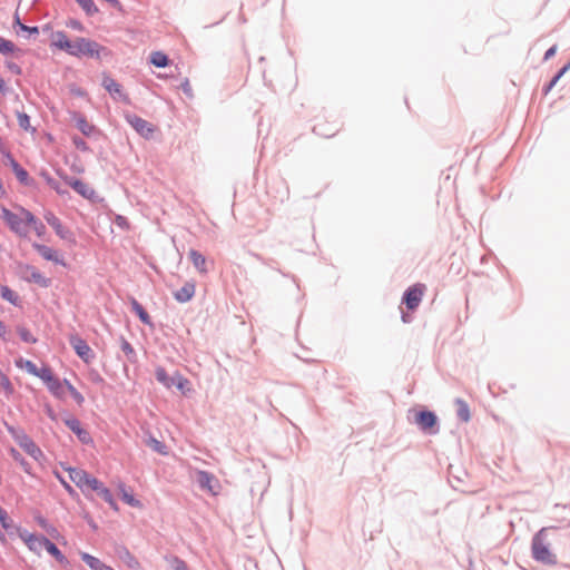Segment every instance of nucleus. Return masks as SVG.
Listing matches in <instances>:
<instances>
[{
  "mask_svg": "<svg viewBox=\"0 0 570 570\" xmlns=\"http://www.w3.org/2000/svg\"><path fill=\"white\" fill-rule=\"evenodd\" d=\"M51 46L76 58L87 57L101 60L111 53L107 47L89 38L77 37L75 40H69L65 31L52 33Z\"/></svg>",
  "mask_w": 570,
  "mask_h": 570,
  "instance_id": "1",
  "label": "nucleus"
},
{
  "mask_svg": "<svg viewBox=\"0 0 570 570\" xmlns=\"http://www.w3.org/2000/svg\"><path fill=\"white\" fill-rule=\"evenodd\" d=\"M549 528L540 529L531 540L532 558L543 564L553 566L557 563V557L549 548L547 542V533Z\"/></svg>",
  "mask_w": 570,
  "mask_h": 570,
  "instance_id": "2",
  "label": "nucleus"
},
{
  "mask_svg": "<svg viewBox=\"0 0 570 570\" xmlns=\"http://www.w3.org/2000/svg\"><path fill=\"white\" fill-rule=\"evenodd\" d=\"M96 493L97 497L101 498L114 511H118V504L114 499L111 491L97 478L92 475L91 480L87 484L86 492L83 495L87 499H92V494Z\"/></svg>",
  "mask_w": 570,
  "mask_h": 570,
  "instance_id": "3",
  "label": "nucleus"
},
{
  "mask_svg": "<svg viewBox=\"0 0 570 570\" xmlns=\"http://www.w3.org/2000/svg\"><path fill=\"white\" fill-rule=\"evenodd\" d=\"M414 423L419 429L429 435H435L439 433V419L436 414L430 410H421L415 414Z\"/></svg>",
  "mask_w": 570,
  "mask_h": 570,
  "instance_id": "4",
  "label": "nucleus"
},
{
  "mask_svg": "<svg viewBox=\"0 0 570 570\" xmlns=\"http://www.w3.org/2000/svg\"><path fill=\"white\" fill-rule=\"evenodd\" d=\"M18 276L28 283H35L42 288L51 285V279L42 275L35 266L20 263L18 265Z\"/></svg>",
  "mask_w": 570,
  "mask_h": 570,
  "instance_id": "5",
  "label": "nucleus"
},
{
  "mask_svg": "<svg viewBox=\"0 0 570 570\" xmlns=\"http://www.w3.org/2000/svg\"><path fill=\"white\" fill-rule=\"evenodd\" d=\"M155 377L166 389L176 386L183 393H185V386L188 384V380L185 379L178 371H176L174 375H169L163 366L156 367Z\"/></svg>",
  "mask_w": 570,
  "mask_h": 570,
  "instance_id": "6",
  "label": "nucleus"
},
{
  "mask_svg": "<svg viewBox=\"0 0 570 570\" xmlns=\"http://www.w3.org/2000/svg\"><path fill=\"white\" fill-rule=\"evenodd\" d=\"M20 448H22L36 461L43 459L41 449L23 431L16 433L12 428L8 429Z\"/></svg>",
  "mask_w": 570,
  "mask_h": 570,
  "instance_id": "7",
  "label": "nucleus"
},
{
  "mask_svg": "<svg viewBox=\"0 0 570 570\" xmlns=\"http://www.w3.org/2000/svg\"><path fill=\"white\" fill-rule=\"evenodd\" d=\"M101 86L109 92L116 101H121L124 104L129 105L130 99L128 95L124 91L122 86L117 82L114 78H111L108 73H102Z\"/></svg>",
  "mask_w": 570,
  "mask_h": 570,
  "instance_id": "8",
  "label": "nucleus"
},
{
  "mask_svg": "<svg viewBox=\"0 0 570 570\" xmlns=\"http://www.w3.org/2000/svg\"><path fill=\"white\" fill-rule=\"evenodd\" d=\"M58 175L63 179V181L70 186L77 194L82 196L86 199H94L96 196V191L88 184L72 176H68L58 171Z\"/></svg>",
  "mask_w": 570,
  "mask_h": 570,
  "instance_id": "9",
  "label": "nucleus"
},
{
  "mask_svg": "<svg viewBox=\"0 0 570 570\" xmlns=\"http://www.w3.org/2000/svg\"><path fill=\"white\" fill-rule=\"evenodd\" d=\"M1 217L14 234L20 237H26L28 235V229L24 226L23 219L4 206L1 207Z\"/></svg>",
  "mask_w": 570,
  "mask_h": 570,
  "instance_id": "10",
  "label": "nucleus"
},
{
  "mask_svg": "<svg viewBox=\"0 0 570 570\" xmlns=\"http://www.w3.org/2000/svg\"><path fill=\"white\" fill-rule=\"evenodd\" d=\"M424 291H425V285H423L421 283L410 286L403 294L402 303L405 304L407 309H411V311L415 309L422 301Z\"/></svg>",
  "mask_w": 570,
  "mask_h": 570,
  "instance_id": "11",
  "label": "nucleus"
},
{
  "mask_svg": "<svg viewBox=\"0 0 570 570\" xmlns=\"http://www.w3.org/2000/svg\"><path fill=\"white\" fill-rule=\"evenodd\" d=\"M69 343L75 350L76 354L86 363H89L95 354L88 343L78 335H71L69 337Z\"/></svg>",
  "mask_w": 570,
  "mask_h": 570,
  "instance_id": "12",
  "label": "nucleus"
},
{
  "mask_svg": "<svg viewBox=\"0 0 570 570\" xmlns=\"http://www.w3.org/2000/svg\"><path fill=\"white\" fill-rule=\"evenodd\" d=\"M125 119L139 135L145 138L150 137L154 132L151 125L135 114L127 112L125 115Z\"/></svg>",
  "mask_w": 570,
  "mask_h": 570,
  "instance_id": "13",
  "label": "nucleus"
},
{
  "mask_svg": "<svg viewBox=\"0 0 570 570\" xmlns=\"http://www.w3.org/2000/svg\"><path fill=\"white\" fill-rule=\"evenodd\" d=\"M45 220L49 226H51L56 234L65 240H70L72 237V233L62 225L61 220L52 213V212H46L45 214Z\"/></svg>",
  "mask_w": 570,
  "mask_h": 570,
  "instance_id": "14",
  "label": "nucleus"
},
{
  "mask_svg": "<svg viewBox=\"0 0 570 570\" xmlns=\"http://www.w3.org/2000/svg\"><path fill=\"white\" fill-rule=\"evenodd\" d=\"M69 473L70 480L80 489L82 494L86 492L87 484L91 480L92 475L87 471L78 468H66Z\"/></svg>",
  "mask_w": 570,
  "mask_h": 570,
  "instance_id": "15",
  "label": "nucleus"
},
{
  "mask_svg": "<svg viewBox=\"0 0 570 570\" xmlns=\"http://www.w3.org/2000/svg\"><path fill=\"white\" fill-rule=\"evenodd\" d=\"M66 426L71 430L78 438V440L83 444H89L92 442V439L87 430L81 426V423L76 417H69L65 420Z\"/></svg>",
  "mask_w": 570,
  "mask_h": 570,
  "instance_id": "16",
  "label": "nucleus"
},
{
  "mask_svg": "<svg viewBox=\"0 0 570 570\" xmlns=\"http://www.w3.org/2000/svg\"><path fill=\"white\" fill-rule=\"evenodd\" d=\"M32 247L46 261L53 262L55 264H58V265H65L63 259L51 247L43 245V244H39V243H33Z\"/></svg>",
  "mask_w": 570,
  "mask_h": 570,
  "instance_id": "17",
  "label": "nucleus"
},
{
  "mask_svg": "<svg viewBox=\"0 0 570 570\" xmlns=\"http://www.w3.org/2000/svg\"><path fill=\"white\" fill-rule=\"evenodd\" d=\"M42 543L45 544L47 552L52 556L61 566H69V560L52 541H50L47 537H42Z\"/></svg>",
  "mask_w": 570,
  "mask_h": 570,
  "instance_id": "18",
  "label": "nucleus"
},
{
  "mask_svg": "<svg viewBox=\"0 0 570 570\" xmlns=\"http://www.w3.org/2000/svg\"><path fill=\"white\" fill-rule=\"evenodd\" d=\"M196 481L200 489L207 490V491L212 492L213 494L216 493L214 491L213 483L217 482V480L210 472H207L204 470L197 471Z\"/></svg>",
  "mask_w": 570,
  "mask_h": 570,
  "instance_id": "19",
  "label": "nucleus"
},
{
  "mask_svg": "<svg viewBox=\"0 0 570 570\" xmlns=\"http://www.w3.org/2000/svg\"><path fill=\"white\" fill-rule=\"evenodd\" d=\"M195 291V284L187 282L174 293V298L179 303H187L194 297Z\"/></svg>",
  "mask_w": 570,
  "mask_h": 570,
  "instance_id": "20",
  "label": "nucleus"
},
{
  "mask_svg": "<svg viewBox=\"0 0 570 570\" xmlns=\"http://www.w3.org/2000/svg\"><path fill=\"white\" fill-rule=\"evenodd\" d=\"M119 559L130 569L139 570L140 563L138 559L124 546L117 549Z\"/></svg>",
  "mask_w": 570,
  "mask_h": 570,
  "instance_id": "21",
  "label": "nucleus"
},
{
  "mask_svg": "<svg viewBox=\"0 0 570 570\" xmlns=\"http://www.w3.org/2000/svg\"><path fill=\"white\" fill-rule=\"evenodd\" d=\"M72 119L75 120L78 130L87 137H90L97 130L96 127L92 124H90L83 115L79 112H75Z\"/></svg>",
  "mask_w": 570,
  "mask_h": 570,
  "instance_id": "22",
  "label": "nucleus"
},
{
  "mask_svg": "<svg viewBox=\"0 0 570 570\" xmlns=\"http://www.w3.org/2000/svg\"><path fill=\"white\" fill-rule=\"evenodd\" d=\"M80 558L91 570H114L111 567L104 563L100 559L91 556L88 552H81Z\"/></svg>",
  "mask_w": 570,
  "mask_h": 570,
  "instance_id": "23",
  "label": "nucleus"
},
{
  "mask_svg": "<svg viewBox=\"0 0 570 570\" xmlns=\"http://www.w3.org/2000/svg\"><path fill=\"white\" fill-rule=\"evenodd\" d=\"M130 304H131V311L138 316L139 321L142 324L148 325V326L154 325L149 314L136 298H131Z\"/></svg>",
  "mask_w": 570,
  "mask_h": 570,
  "instance_id": "24",
  "label": "nucleus"
},
{
  "mask_svg": "<svg viewBox=\"0 0 570 570\" xmlns=\"http://www.w3.org/2000/svg\"><path fill=\"white\" fill-rule=\"evenodd\" d=\"M49 392L59 400H65V387L61 380L57 376L52 379V381H49L46 385Z\"/></svg>",
  "mask_w": 570,
  "mask_h": 570,
  "instance_id": "25",
  "label": "nucleus"
},
{
  "mask_svg": "<svg viewBox=\"0 0 570 570\" xmlns=\"http://www.w3.org/2000/svg\"><path fill=\"white\" fill-rule=\"evenodd\" d=\"M189 258L194 265V267L199 272V273H207V267H206V258L205 256L199 253L198 250L196 249H190L189 252Z\"/></svg>",
  "mask_w": 570,
  "mask_h": 570,
  "instance_id": "26",
  "label": "nucleus"
},
{
  "mask_svg": "<svg viewBox=\"0 0 570 570\" xmlns=\"http://www.w3.org/2000/svg\"><path fill=\"white\" fill-rule=\"evenodd\" d=\"M456 416L462 422H469L471 419L470 407L462 399H455Z\"/></svg>",
  "mask_w": 570,
  "mask_h": 570,
  "instance_id": "27",
  "label": "nucleus"
},
{
  "mask_svg": "<svg viewBox=\"0 0 570 570\" xmlns=\"http://www.w3.org/2000/svg\"><path fill=\"white\" fill-rule=\"evenodd\" d=\"M23 51L16 47V45L7 40L2 37H0V53L3 56L13 55L17 53V56L21 55Z\"/></svg>",
  "mask_w": 570,
  "mask_h": 570,
  "instance_id": "28",
  "label": "nucleus"
},
{
  "mask_svg": "<svg viewBox=\"0 0 570 570\" xmlns=\"http://www.w3.org/2000/svg\"><path fill=\"white\" fill-rule=\"evenodd\" d=\"M120 348L130 363L137 362V353L135 348L124 336H120Z\"/></svg>",
  "mask_w": 570,
  "mask_h": 570,
  "instance_id": "29",
  "label": "nucleus"
},
{
  "mask_svg": "<svg viewBox=\"0 0 570 570\" xmlns=\"http://www.w3.org/2000/svg\"><path fill=\"white\" fill-rule=\"evenodd\" d=\"M0 524H1L2 529L6 530L10 537H13V530H17V524L9 517V514L6 510H3L0 514Z\"/></svg>",
  "mask_w": 570,
  "mask_h": 570,
  "instance_id": "30",
  "label": "nucleus"
},
{
  "mask_svg": "<svg viewBox=\"0 0 570 570\" xmlns=\"http://www.w3.org/2000/svg\"><path fill=\"white\" fill-rule=\"evenodd\" d=\"M11 458L23 469L27 474H32L31 464L24 459V456L16 449L10 450Z\"/></svg>",
  "mask_w": 570,
  "mask_h": 570,
  "instance_id": "31",
  "label": "nucleus"
},
{
  "mask_svg": "<svg viewBox=\"0 0 570 570\" xmlns=\"http://www.w3.org/2000/svg\"><path fill=\"white\" fill-rule=\"evenodd\" d=\"M150 63L157 68H165L169 63V58L161 51H155L150 55Z\"/></svg>",
  "mask_w": 570,
  "mask_h": 570,
  "instance_id": "32",
  "label": "nucleus"
},
{
  "mask_svg": "<svg viewBox=\"0 0 570 570\" xmlns=\"http://www.w3.org/2000/svg\"><path fill=\"white\" fill-rule=\"evenodd\" d=\"M165 560L167 561L168 566L173 570H189V567L187 566V563L177 556H174V554L166 556Z\"/></svg>",
  "mask_w": 570,
  "mask_h": 570,
  "instance_id": "33",
  "label": "nucleus"
},
{
  "mask_svg": "<svg viewBox=\"0 0 570 570\" xmlns=\"http://www.w3.org/2000/svg\"><path fill=\"white\" fill-rule=\"evenodd\" d=\"M570 69V61L564 65L553 77L552 79L544 86L543 94L547 95L560 80V78Z\"/></svg>",
  "mask_w": 570,
  "mask_h": 570,
  "instance_id": "34",
  "label": "nucleus"
},
{
  "mask_svg": "<svg viewBox=\"0 0 570 570\" xmlns=\"http://www.w3.org/2000/svg\"><path fill=\"white\" fill-rule=\"evenodd\" d=\"M14 175L21 185L27 187L35 186V179L29 176L28 171L23 167H21Z\"/></svg>",
  "mask_w": 570,
  "mask_h": 570,
  "instance_id": "35",
  "label": "nucleus"
},
{
  "mask_svg": "<svg viewBox=\"0 0 570 570\" xmlns=\"http://www.w3.org/2000/svg\"><path fill=\"white\" fill-rule=\"evenodd\" d=\"M42 537L43 535L37 537L35 534L33 537H28L29 541L27 542V547L29 548L30 551L39 553L41 549H45V544L42 543Z\"/></svg>",
  "mask_w": 570,
  "mask_h": 570,
  "instance_id": "36",
  "label": "nucleus"
},
{
  "mask_svg": "<svg viewBox=\"0 0 570 570\" xmlns=\"http://www.w3.org/2000/svg\"><path fill=\"white\" fill-rule=\"evenodd\" d=\"M0 294H1V297L3 299H6L7 302H9V303H11L13 305L18 304V301H19L18 295L11 288H9L8 286L2 285L0 287Z\"/></svg>",
  "mask_w": 570,
  "mask_h": 570,
  "instance_id": "37",
  "label": "nucleus"
},
{
  "mask_svg": "<svg viewBox=\"0 0 570 570\" xmlns=\"http://www.w3.org/2000/svg\"><path fill=\"white\" fill-rule=\"evenodd\" d=\"M147 444L157 453L161 455H166L168 453L167 446L164 442L157 440L154 436H150L147 441Z\"/></svg>",
  "mask_w": 570,
  "mask_h": 570,
  "instance_id": "38",
  "label": "nucleus"
},
{
  "mask_svg": "<svg viewBox=\"0 0 570 570\" xmlns=\"http://www.w3.org/2000/svg\"><path fill=\"white\" fill-rule=\"evenodd\" d=\"M76 2L81 7V9L89 17H92L94 14H96L98 12V8L95 4L94 0H76Z\"/></svg>",
  "mask_w": 570,
  "mask_h": 570,
  "instance_id": "39",
  "label": "nucleus"
},
{
  "mask_svg": "<svg viewBox=\"0 0 570 570\" xmlns=\"http://www.w3.org/2000/svg\"><path fill=\"white\" fill-rule=\"evenodd\" d=\"M35 376L39 377L47 385L48 382L52 381V379L56 375L52 373V371L49 366L43 365L42 367L38 368Z\"/></svg>",
  "mask_w": 570,
  "mask_h": 570,
  "instance_id": "40",
  "label": "nucleus"
},
{
  "mask_svg": "<svg viewBox=\"0 0 570 570\" xmlns=\"http://www.w3.org/2000/svg\"><path fill=\"white\" fill-rule=\"evenodd\" d=\"M17 332L22 342L28 344H35L37 338L30 333V331L24 326H18Z\"/></svg>",
  "mask_w": 570,
  "mask_h": 570,
  "instance_id": "41",
  "label": "nucleus"
},
{
  "mask_svg": "<svg viewBox=\"0 0 570 570\" xmlns=\"http://www.w3.org/2000/svg\"><path fill=\"white\" fill-rule=\"evenodd\" d=\"M121 490V499L124 502H126L128 505L134 508L141 507V503L138 499H136L131 493H128L124 485L120 487Z\"/></svg>",
  "mask_w": 570,
  "mask_h": 570,
  "instance_id": "42",
  "label": "nucleus"
},
{
  "mask_svg": "<svg viewBox=\"0 0 570 570\" xmlns=\"http://www.w3.org/2000/svg\"><path fill=\"white\" fill-rule=\"evenodd\" d=\"M17 120L20 128L24 130H29L30 128V117L26 112H17Z\"/></svg>",
  "mask_w": 570,
  "mask_h": 570,
  "instance_id": "43",
  "label": "nucleus"
},
{
  "mask_svg": "<svg viewBox=\"0 0 570 570\" xmlns=\"http://www.w3.org/2000/svg\"><path fill=\"white\" fill-rule=\"evenodd\" d=\"M21 209V213L23 214L24 218H23V222H24V226H29V225H35L38 219L36 218V216L28 209H24L23 207L20 208Z\"/></svg>",
  "mask_w": 570,
  "mask_h": 570,
  "instance_id": "44",
  "label": "nucleus"
},
{
  "mask_svg": "<svg viewBox=\"0 0 570 570\" xmlns=\"http://www.w3.org/2000/svg\"><path fill=\"white\" fill-rule=\"evenodd\" d=\"M68 392L70 393L71 397L75 400V402L78 405H82L85 402L83 395L78 392V390L73 385H69Z\"/></svg>",
  "mask_w": 570,
  "mask_h": 570,
  "instance_id": "45",
  "label": "nucleus"
},
{
  "mask_svg": "<svg viewBox=\"0 0 570 570\" xmlns=\"http://www.w3.org/2000/svg\"><path fill=\"white\" fill-rule=\"evenodd\" d=\"M72 144L80 151H89L88 144L81 137H79V136H73L72 137Z\"/></svg>",
  "mask_w": 570,
  "mask_h": 570,
  "instance_id": "46",
  "label": "nucleus"
},
{
  "mask_svg": "<svg viewBox=\"0 0 570 570\" xmlns=\"http://www.w3.org/2000/svg\"><path fill=\"white\" fill-rule=\"evenodd\" d=\"M0 386L3 387L7 392L12 393L13 387L9 380V377L0 370Z\"/></svg>",
  "mask_w": 570,
  "mask_h": 570,
  "instance_id": "47",
  "label": "nucleus"
},
{
  "mask_svg": "<svg viewBox=\"0 0 570 570\" xmlns=\"http://www.w3.org/2000/svg\"><path fill=\"white\" fill-rule=\"evenodd\" d=\"M13 535H18L26 544L29 541L28 537H33L32 533H29L27 530L17 525V530H13Z\"/></svg>",
  "mask_w": 570,
  "mask_h": 570,
  "instance_id": "48",
  "label": "nucleus"
},
{
  "mask_svg": "<svg viewBox=\"0 0 570 570\" xmlns=\"http://www.w3.org/2000/svg\"><path fill=\"white\" fill-rule=\"evenodd\" d=\"M19 29L20 31L27 32L30 36H36L39 33V28L37 26L29 27L22 22H19Z\"/></svg>",
  "mask_w": 570,
  "mask_h": 570,
  "instance_id": "49",
  "label": "nucleus"
},
{
  "mask_svg": "<svg viewBox=\"0 0 570 570\" xmlns=\"http://www.w3.org/2000/svg\"><path fill=\"white\" fill-rule=\"evenodd\" d=\"M7 159H8V163L12 169V171L16 174L20 168H21V165L12 157V155L10 153H8L6 155Z\"/></svg>",
  "mask_w": 570,
  "mask_h": 570,
  "instance_id": "50",
  "label": "nucleus"
},
{
  "mask_svg": "<svg viewBox=\"0 0 570 570\" xmlns=\"http://www.w3.org/2000/svg\"><path fill=\"white\" fill-rule=\"evenodd\" d=\"M67 27L73 29V30H77V31H83V29H85L82 22H80L77 19H70L67 22Z\"/></svg>",
  "mask_w": 570,
  "mask_h": 570,
  "instance_id": "51",
  "label": "nucleus"
},
{
  "mask_svg": "<svg viewBox=\"0 0 570 570\" xmlns=\"http://www.w3.org/2000/svg\"><path fill=\"white\" fill-rule=\"evenodd\" d=\"M40 176L43 178L46 184L51 187L57 181L47 170H41Z\"/></svg>",
  "mask_w": 570,
  "mask_h": 570,
  "instance_id": "52",
  "label": "nucleus"
},
{
  "mask_svg": "<svg viewBox=\"0 0 570 570\" xmlns=\"http://www.w3.org/2000/svg\"><path fill=\"white\" fill-rule=\"evenodd\" d=\"M7 68L14 75L20 76L22 73V69L19 65L12 61L7 62Z\"/></svg>",
  "mask_w": 570,
  "mask_h": 570,
  "instance_id": "53",
  "label": "nucleus"
},
{
  "mask_svg": "<svg viewBox=\"0 0 570 570\" xmlns=\"http://www.w3.org/2000/svg\"><path fill=\"white\" fill-rule=\"evenodd\" d=\"M58 478H59L62 487L65 488V490L68 492V494L71 497H76L77 495L76 490L68 482H66L62 478H60L59 475H58Z\"/></svg>",
  "mask_w": 570,
  "mask_h": 570,
  "instance_id": "54",
  "label": "nucleus"
},
{
  "mask_svg": "<svg viewBox=\"0 0 570 570\" xmlns=\"http://www.w3.org/2000/svg\"><path fill=\"white\" fill-rule=\"evenodd\" d=\"M24 367L29 374L36 375L38 366L32 361H26Z\"/></svg>",
  "mask_w": 570,
  "mask_h": 570,
  "instance_id": "55",
  "label": "nucleus"
},
{
  "mask_svg": "<svg viewBox=\"0 0 570 570\" xmlns=\"http://www.w3.org/2000/svg\"><path fill=\"white\" fill-rule=\"evenodd\" d=\"M33 227L39 237L43 236L46 233V226L39 220L33 225Z\"/></svg>",
  "mask_w": 570,
  "mask_h": 570,
  "instance_id": "56",
  "label": "nucleus"
},
{
  "mask_svg": "<svg viewBox=\"0 0 570 570\" xmlns=\"http://www.w3.org/2000/svg\"><path fill=\"white\" fill-rule=\"evenodd\" d=\"M556 52H557V45H553L546 51L543 60L547 61V60L551 59L556 55Z\"/></svg>",
  "mask_w": 570,
  "mask_h": 570,
  "instance_id": "57",
  "label": "nucleus"
},
{
  "mask_svg": "<svg viewBox=\"0 0 570 570\" xmlns=\"http://www.w3.org/2000/svg\"><path fill=\"white\" fill-rule=\"evenodd\" d=\"M36 521H37V523H38L42 529H45V530H47V531H48V521H47L43 517H41V515L37 517V518H36Z\"/></svg>",
  "mask_w": 570,
  "mask_h": 570,
  "instance_id": "58",
  "label": "nucleus"
},
{
  "mask_svg": "<svg viewBox=\"0 0 570 570\" xmlns=\"http://www.w3.org/2000/svg\"><path fill=\"white\" fill-rule=\"evenodd\" d=\"M50 188H51V189H53V190H55L57 194H59V195H65V194H67V190L61 188V186H60V184H59V181H58V180H57V181L55 183V185H53V186H51Z\"/></svg>",
  "mask_w": 570,
  "mask_h": 570,
  "instance_id": "59",
  "label": "nucleus"
},
{
  "mask_svg": "<svg viewBox=\"0 0 570 570\" xmlns=\"http://www.w3.org/2000/svg\"><path fill=\"white\" fill-rule=\"evenodd\" d=\"M0 92L2 95H7L9 92V88L6 85V81L0 77Z\"/></svg>",
  "mask_w": 570,
  "mask_h": 570,
  "instance_id": "60",
  "label": "nucleus"
},
{
  "mask_svg": "<svg viewBox=\"0 0 570 570\" xmlns=\"http://www.w3.org/2000/svg\"><path fill=\"white\" fill-rule=\"evenodd\" d=\"M181 88L185 94H187V95L191 94V88H190L188 80H185V82L181 83Z\"/></svg>",
  "mask_w": 570,
  "mask_h": 570,
  "instance_id": "61",
  "label": "nucleus"
},
{
  "mask_svg": "<svg viewBox=\"0 0 570 570\" xmlns=\"http://www.w3.org/2000/svg\"><path fill=\"white\" fill-rule=\"evenodd\" d=\"M6 333H7L6 326H4L3 322L0 321V338H3Z\"/></svg>",
  "mask_w": 570,
  "mask_h": 570,
  "instance_id": "62",
  "label": "nucleus"
},
{
  "mask_svg": "<svg viewBox=\"0 0 570 570\" xmlns=\"http://www.w3.org/2000/svg\"><path fill=\"white\" fill-rule=\"evenodd\" d=\"M0 542H1L3 546H6V544H7V542H8L6 533H4V532H2L1 530H0Z\"/></svg>",
  "mask_w": 570,
  "mask_h": 570,
  "instance_id": "63",
  "label": "nucleus"
},
{
  "mask_svg": "<svg viewBox=\"0 0 570 570\" xmlns=\"http://www.w3.org/2000/svg\"><path fill=\"white\" fill-rule=\"evenodd\" d=\"M61 382L63 383L65 393H66L68 391V389H69V385H72V384L67 379H63Z\"/></svg>",
  "mask_w": 570,
  "mask_h": 570,
  "instance_id": "64",
  "label": "nucleus"
}]
</instances>
